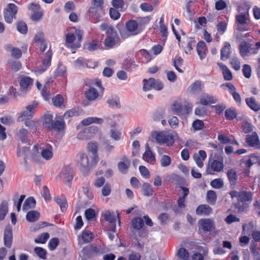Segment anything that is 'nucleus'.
<instances>
[{"label": "nucleus", "mask_w": 260, "mask_h": 260, "mask_svg": "<svg viewBox=\"0 0 260 260\" xmlns=\"http://www.w3.org/2000/svg\"><path fill=\"white\" fill-rule=\"evenodd\" d=\"M88 149L91 151L93 154L91 159V165H96L98 162L99 158L97 154V145L96 143L90 142L88 144Z\"/></svg>", "instance_id": "24"}, {"label": "nucleus", "mask_w": 260, "mask_h": 260, "mask_svg": "<svg viewBox=\"0 0 260 260\" xmlns=\"http://www.w3.org/2000/svg\"><path fill=\"white\" fill-rule=\"evenodd\" d=\"M210 168L207 169V171L209 174H212V173L209 172L210 170H212L214 172H219L221 171L224 165L222 162L217 160H213L209 164Z\"/></svg>", "instance_id": "27"}, {"label": "nucleus", "mask_w": 260, "mask_h": 260, "mask_svg": "<svg viewBox=\"0 0 260 260\" xmlns=\"http://www.w3.org/2000/svg\"><path fill=\"white\" fill-rule=\"evenodd\" d=\"M199 230L205 233L211 232L214 227V221L209 218L201 219L198 221Z\"/></svg>", "instance_id": "13"}, {"label": "nucleus", "mask_w": 260, "mask_h": 260, "mask_svg": "<svg viewBox=\"0 0 260 260\" xmlns=\"http://www.w3.org/2000/svg\"><path fill=\"white\" fill-rule=\"evenodd\" d=\"M63 176L69 183L71 184L73 179V173L72 168L70 166H66L63 171Z\"/></svg>", "instance_id": "34"}, {"label": "nucleus", "mask_w": 260, "mask_h": 260, "mask_svg": "<svg viewBox=\"0 0 260 260\" xmlns=\"http://www.w3.org/2000/svg\"><path fill=\"white\" fill-rule=\"evenodd\" d=\"M27 8L32 13L30 18L33 21H38L42 18L43 12L39 4L31 3L28 5Z\"/></svg>", "instance_id": "10"}, {"label": "nucleus", "mask_w": 260, "mask_h": 260, "mask_svg": "<svg viewBox=\"0 0 260 260\" xmlns=\"http://www.w3.org/2000/svg\"><path fill=\"white\" fill-rule=\"evenodd\" d=\"M12 72H16L22 68V64L20 61L10 60L8 61Z\"/></svg>", "instance_id": "53"}, {"label": "nucleus", "mask_w": 260, "mask_h": 260, "mask_svg": "<svg viewBox=\"0 0 260 260\" xmlns=\"http://www.w3.org/2000/svg\"><path fill=\"white\" fill-rule=\"evenodd\" d=\"M156 133L155 139L158 143L165 144L168 146H171L174 144L175 140L172 135L164 132H156Z\"/></svg>", "instance_id": "9"}, {"label": "nucleus", "mask_w": 260, "mask_h": 260, "mask_svg": "<svg viewBox=\"0 0 260 260\" xmlns=\"http://www.w3.org/2000/svg\"><path fill=\"white\" fill-rule=\"evenodd\" d=\"M17 29L21 34H26L28 30L26 23L23 21H18L17 23Z\"/></svg>", "instance_id": "55"}, {"label": "nucleus", "mask_w": 260, "mask_h": 260, "mask_svg": "<svg viewBox=\"0 0 260 260\" xmlns=\"http://www.w3.org/2000/svg\"><path fill=\"white\" fill-rule=\"evenodd\" d=\"M151 19L152 17L150 16H147L140 18L138 24L140 28L143 30L145 26L149 24Z\"/></svg>", "instance_id": "56"}, {"label": "nucleus", "mask_w": 260, "mask_h": 260, "mask_svg": "<svg viewBox=\"0 0 260 260\" xmlns=\"http://www.w3.org/2000/svg\"><path fill=\"white\" fill-rule=\"evenodd\" d=\"M17 6L13 4H9L7 7L4 9V16L5 21L8 23H12L13 19L16 18L18 12Z\"/></svg>", "instance_id": "7"}, {"label": "nucleus", "mask_w": 260, "mask_h": 260, "mask_svg": "<svg viewBox=\"0 0 260 260\" xmlns=\"http://www.w3.org/2000/svg\"><path fill=\"white\" fill-rule=\"evenodd\" d=\"M231 54V45L230 43L224 42L223 46L220 50V59L225 60L229 59L230 57Z\"/></svg>", "instance_id": "23"}, {"label": "nucleus", "mask_w": 260, "mask_h": 260, "mask_svg": "<svg viewBox=\"0 0 260 260\" xmlns=\"http://www.w3.org/2000/svg\"><path fill=\"white\" fill-rule=\"evenodd\" d=\"M101 44L96 40H93L87 45V49L90 51H93L100 48Z\"/></svg>", "instance_id": "52"}, {"label": "nucleus", "mask_w": 260, "mask_h": 260, "mask_svg": "<svg viewBox=\"0 0 260 260\" xmlns=\"http://www.w3.org/2000/svg\"><path fill=\"white\" fill-rule=\"evenodd\" d=\"M245 142L249 147H253L255 149H260V141L255 132L247 135Z\"/></svg>", "instance_id": "14"}, {"label": "nucleus", "mask_w": 260, "mask_h": 260, "mask_svg": "<svg viewBox=\"0 0 260 260\" xmlns=\"http://www.w3.org/2000/svg\"><path fill=\"white\" fill-rule=\"evenodd\" d=\"M142 190L143 195L145 196L150 197L153 194V190L152 187L148 183H143L142 185Z\"/></svg>", "instance_id": "51"}, {"label": "nucleus", "mask_w": 260, "mask_h": 260, "mask_svg": "<svg viewBox=\"0 0 260 260\" xmlns=\"http://www.w3.org/2000/svg\"><path fill=\"white\" fill-rule=\"evenodd\" d=\"M227 176L230 182H235L237 180L238 176L236 171L231 169L228 171Z\"/></svg>", "instance_id": "61"}, {"label": "nucleus", "mask_w": 260, "mask_h": 260, "mask_svg": "<svg viewBox=\"0 0 260 260\" xmlns=\"http://www.w3.org/2000/svg\"><path fill=\"white\" fill-rule=\"evenodd\" d=\"M28 135L27 129L21 128L19 131L17 136L23 143H26L28 141Z\"/></svg>", "instance_id": "46"}, {"label": "nucleus", "mask_w": 260, "mask_h": 260, "mask_svg": "<svg viewBox=\"0 0 260 260\" xmlns=\"http://www.w3.org/2000/svg\"><path fill=\"white\" fill-rule=\"evenodd\" d=\"M177 256L181 260H188L189 254L185 248H180L177 251Z\"/></svg>", "instance_id": "47"}, {"label": "nucleus", "mask_w": 260, "mask_h": 260, "mask_svg": "<svg viewBox=\"0 0 260 260\" xmlns=\"http://www.w3.org/2000/svg\"><path fill=\"white\" fill-rule=\"evenodd\" d=\"M210 185L214 188L219 189L223 186V182L221 179L217 178L211 182Z\"/></svg>", "instance_id": "64"}, {"label": "nucleus", "mask_w": 260, "mask_h": 260, "mask_svg": "<svg viewBox=\"0 0 260 260\" xmlns=\"http://www.w3.org/2000/svg\"><path fill=\"white\" fill-rule=\"evenodd\" d=\"M110 33L111 35L108 36L104 41L105 46L109 49L113 48L115 46L116 42V32L113 31Z\"/></svg>", "instance_id": "31"}, {"label": "nucleus", "mask_w": 260, "mask_h": 260, "mask_svg": "<svg viewBox=\"0 0 260 260\" xmlns=\"http://www.w3.org/2000/svg\"><path fill=\"white\" fill-rule=\"evenodd\" d=\"M191 109V106L187 102L183 104L178 101H175L172 106L173 112L179 116L188 114Z\"/></svg>", "instance_id": "6"}, {"label": "nucleus", "mask_w": 260, "mask_h": 260, "mask_svg": "<svg viewBox=\"0 0 260 260\" xmlns=\"http://www.w3.org/2000/svg\"><path fill=\"white\" fill-rule=\"evenodd\" d=\"M88 11L96 22L101 21L104 14L103 7L90 8Z\"/></svg>", "instance_id": "21"}, {"label": "nucleus", "mask_w": 260, "mask_h": 260, "mask_svg": "<svg viewBox=\"0 0 260 260\" xmlns=\"http://www.w3.org/2000/svg\"><path fill=\"white\" fill-rule=\"evenodd\" d=\"M237 115L236 110L234 108L227 109L225 111V117L229 120L236 118Z\"/></svg>", "instance_id": "49"}, {"label": "nucleus", "mask_w": 260, "mask_h": 260, "mask_svg": "<svg viewBox=\"0 0 260 260\" xmlns=\"http://www.w3.org/2000/svg\"><path fill=\"white\" fill-rule=\"evenodd\" d=\"M82 190L88 199L92 200L93 199L94 196L91 191L89 183L85 184L82 188Z\"/></svg>", "instance_id": "54"}, {"label": "nucleus", "mask_w": 260, "mask_h": 260, "mask_svg": "<svg viewBox=\"0 0 260 260\" xmlns=\"http://www.w3.org/2000/svg\"><path fill=\"white\" fill-rule=\"evenodd\" d=\"M65 125V123L63 120L53 121L51 124L48 126V129L49 131L54 130L60 132L64 129Z\"/></svg>", "instance_id": "26"}, {"label": "nucleus", "mask_w": 260, "mask_h": 260, "mask_svg": "<svg viewBox=\"0 0 260 260\" xmlns=\"http://www.w3.org/2000/svg\"><path fill=\"white\" fill-rule=\"evenodd\" d=\"M248 14L241 13L235 16V24L237 29L240 31L248 30L249 25L248 22Z\"/></svg>", "instance_id": "5"}, {"label": "nucleus", "mask_w": 260, "mask_h": 260, "mask_svg": "<svg viewBox=\"0 0 260 260\" xmlns=\"http://www.w3.org/2000/svg\"><path fill=\"white\" fill-rule=\"evenodd\" d=\"M93 85L97 86L99 90L98 91L91 84L89 85V88L84 92L86 99L88 101L93 102L102 98L104 91V87L103 86L102 81L100 79H96Z\"/></svg>", "instance_id": "2"}, {"label": "nucleus", "mask_w": 260, "mask_h": 260, "mask_svg": "<svg viewBox=\"0 0 260 260\" xmlns=\"http://www.w3.org/2000/svg\"><path fill=\"white\" fill-rule=\"evenodd\" d=\"M126 30H119L120 36L123 39H126L131 35H137L140 34L142 29H141L138 22L134 19L128 20L125 23Z\"/></svg>", "instance_id": "3"}, {"label": "nucleus", "mask_w": 260, "mask_h": 260, "mask_svg": "<svg viewBox=\"0 0 260 260\" xmlns=\"http://www.w3.org/2000/svg\"><path fill=\"white\" fill-rule=\"evenodd\" d=\"M245 102L248 107L254 112H257L260 110V104L255 100L254 96L245 99Z\"/></svg>", "instance_id": "28"}, {"label": "nucleus", "mask_w": 260, "mask_h": 260, "mask_svg": "<svg viewBox=\"0 0 260 260\" xmlns=\"http://www.w3.org/2000/svg\"><path fill=\"white\" fill-rule=\"evenodd\" d=\"M238 201L234 206L239 213H246L248 211L249 205L252 201L253 194L250 191L242 190L238 193Z\"/></svg>", "instance_id": "1"}, {"label": "nucleus", "mask_w": 260, "mask_h": 260, "mask_svg": "<svg viewBox=\"0 0 260 260\" xmlns=\"http://www.w3.org/2000/svg\"><path fill=\"white\" fill-rule=\"evenodd\" d=\"M121 159L122 161L118 163L117 167L121 173L125 174L127 172V170L131 164V161L125 155L122 156Z\"/></svg>", "instance_id": "20"}, {"label": "nucleus", "mask_w": 260, "mask_h": 260, "mask_svg": "<svg viewBox=\"0 0 260 260\" xmlns=\"http://www.w3.org/2000/svg\"><path fill=\"white\" fill-rule=\"evenodd\" d=\"M143 89L144 91H148L153 88L156 90H161L164 88L163 83L158 80H155L153 78L149 79H144Z\"/></svg>", "instance_id": "8"}, {"label": "nucleus", "mask_w": 260, "mask_h": 260, "mask_svg": "<svg viewBox=\"0 0 260 260\" xmlns=\"http://www.w3.org/2000/svg\"><path fill=\"white\" fill-rule=\"evenodd\" d=\"M99 250L94 245H87L82 249V252L84 255H90L93 253L99 252Z\"/></svg>", "instance_id": "36"}, {"label": "nucleus", "mask_w": 260, "mask_h": 260, "mask_svg": "<svg viewBox=\"0 0 260 260\" xmlns=\"http://www.w3.org/2000/svg\"><path fill=\"white\" fill-rule=\"evenodd\" d=\"M249 249L254 260H260V252L257 246L254 243L251 244Z\"/></svg>", "instance_id": "45"}, {"label": "nucleus", "mask_w": 260, "mask_h": 260, "mask_svg": "<svg viewBox=\"0 0 260 260\" xmlns=\"http://www.w3.org/2000/svg\"><path fill=\"white\" fill-rule=\"evenodd\" d=\"M54 201L59 206L61 211L64 212L67 211L68 207V204L66 199L64 197H62V198L58 197H54Z\"/></svg>", "instance_id": "37"}, {"label": "nucleus", "mask_w": 260, "mask_h": 260, "mask_svg": "<svg viewBox=\"0 0 260 260\" xmlns=\"http://www.w3.org/2000/svg\"><path fill=\"white\" fill-rule=\"evenodd\" d=\"M35 253L38 255V257L42 259L46 258V250L40 247H36L34 248Z\"/></svg>", "instance_id": "58"}, {"label": "nucleus", "mask_w": 260, "mask_h": 260, "mask_svg": "<svg viewBox=\"0 0 260 260\" xmlns=\"http://www.w3.org/2000/svg\"><path fill=\"white\" fill-rule=\"evenodd\" d=\"M77 164L81 168L86 169L89 167L94 166L91 165V161L89 163L87 155L84 153H80L77 155Z\"/></svg>", "instance_id": "16"}, {"label": "nucleus", "mask_w": 260, "mask_h": 260, "mask_svg": "<svg viewBox=\"0 0 260 260\" xmlns=\"http://www.w3.org/2000/svg\"><path fill=\"white\" fill-rule=\"evenodd\" d=\"M81 238L83 240V243L86 244L91 242L93 240L94 236L89 230H84L81 233Z\"/></svg>", "instance_id": "32"}, {"label": "nucleus", "mask_w": 260, "mask_h": 260, "mask_svg": "<svg viewBox=\"0 0 260 260\" xmlns=\"http://www.w3.org/2000/svg\"><path fill=\"white\" fill-rule=\"evenodd\" d=\"M4 48L6 51L11 52L12 57L15 59H19L22 56V52L21 50L18 48L13 47L12 44H6Z\"/></svg>", "instance_id": "18"}, {"label": "nucleus", "mask_w": 260, "mask_h": 260, "mask_svg": "<svg viewBox=\"0 0 260 260\" xmlns=\"http://www.w3.org/2000/svg\"><path fill=\"white\" fill-rule=\"evenodd\" d=\"M216 102V99L212 95H206L200 99V103L203 105H209Z\"/></svg>", "instance_id": "38"}, {"label": "nucleus", "mask_w": 260, "mask_h": 260, "mask_svg": "<svg viewBox=\"0 0 260 260\" xmlns=\"http://www.w3.org/2000/svg\"><path fill=\"white\" fill-rule=\"evenodd\" d=\"M103 121L104 120L102 118L90 117L82 120L81 123L84 125H88L94 123L102 124Z\"/></svg>", "instance_id": "35"}, {"label": "nucleus", "mask_w": 260, "mask_h": 260, "mask_svg": "<svg viewBox=\"0 0 260 260\" xmlns=\"http://www.w3.org/2000/svg\"><path fill=\"white\" fill-rule=\"evenodd\" d=\"M250 45L246 41L241 42L240 47V53L242 57H244L247 55L249 51Z\"/></svg>", "instance_id": "39"}, {"label": "nucleus", "mask_w": 260, "mask_h": 260, "mask_svg": "<svg viewBox=\"0 0 260 260\" xmlns=\"http://www.w3.org/2000/svg\"><path fill=\"white\" fill-rule=\"evenodd\" d=\"M218 32L222 35L226 30L227 24L224 21H220L216 26Z\"/></svg>", "instance_id": "60"}, {"label": "nucleus", "mask_w": 260, "mask_h": 260, "mask_svg": "<svg viewBox=\"0 0 260 260\" xmlns=\"http://www.w3.org/2000/svg\"><path fill=\"white\" fill-rule=\"evenodd\" d=\"M143 159L150 164H153L155 161V156L152 153L148 146H147L146 149L143 155Z\"/></svg>", "instance_id": "30"}, {"label": "nucleus", "mask_w": 260, "mask_h": 260, "mask_svg": "<svg viewBox=\"0 0 260 260\" xmlns=\"http://www.w3.org/2000/svg\"><path fill=\"white\" fill-rule=\"evenodd\" d=\"M212 208L207 205H200L196 209L197 214L206 215H209L212 212Z\"/></svg>", "instance_id": "33"}, {"label": "nucleus", "mask_w": 260, "mask_h": 260, "mask_svg": "<svg viewBox=\"0 0 260 260\" xmlns=\"http://www.w3.org/2000/svg\"><path fill=\"white\" fill-rule=\"evenodd\" d=\"M49 238V234L48 233H44L41 234L37 239H35V242L36 243L44 244Z\"/></svg>", "instance_id": "63"}, {"label": "nucleus", "mask_w": 260, "mask_h": 260, "mask_svg": "<svg viewBox=\"0 0 260 260\" xmlns=\"http://www.w3.org/2000/svg\"><path fill=\"white\" fill-rule=\"evenodd\" d=\"M173 66L175 69L179 73H183V70L180 67H181L183 63V59L182 58L179 56H175L173 60Z\"/></svg>", "instance_id": "40"}, {"label": "nucleus", "mask_w": 260, "mask_h": 260, "mask_svg": "<svg viewBox=\"0 0 260 260\" xmlns=\"http://www.w3.org/2000/svg\"><path fill=\"white\" fill-rule=\"evenodd\" d=\"M197 51L201 60L206 57L207 48L206 43L204 41H200L198 42L197 45Z\"/></svg>", "instance_id": "25"}, {"label": "nucleus", "mask_w": 260, "mask_h": 260, "mask_svg": "<svg viewBox=\"0 0 260 260\" xmlns=\"http://www.w3.org/2000/svg\"><path fill=\"white\" fill-rule=\"evenodd\" d=\"M13 241L12 228L10 225L7 226L4 230V242L7 248L11 247Z\"/></svg>", "instance_id": "17"}, {"label": "nucleus", "mask_w": 260, "mask_h": 260, "mask_svg": "<svg viewBox=\"0 0 260 260\" xmlns=\"http://www.w3.org/2000/svg\"><path fill=\"white\" fill-rule=\"evenodd\" d=\"M202 86L203 84L202 81L197 80L189 87L190 91L192 92L199 91L201 90Z\"/></svg>", "instance_id": "57"}, {"label": "nucleus", "mask_w": 260, "mask_h": 260, "mask_svg": "<svg viewBox=\"0 0 260 260\" xmlns=\"http://www.w3.org/2000/svg\"><path fill=\"white\" fill-rule=\"evenodd\" d=\"M8 212V203L6 201H3L0 205V220L5 219Z\"/></svg>", "instance_id": "41"}, {"label": "nucleus", "mask_w": 260, "mask_h": 260, "mask_svg": "<svg viewBox=\"0 0 260 260\" xmlns=\"http://www.w3.org/2000/svg\"><path fill=\"white\" fill-rule=\"evenodd\" d=\"M79 114L78 109L74 108L66 111L63 115V117L68 118L73 116H79Z\"/></svg>", "instance_id": "59"}, {"label": "nucleus", "mask_w": 260, "mask_h": 260, "mask_svg": "<svg viewBox=\"0 0 260 260\" xmlns=\"http://www.w3.org/2000/svg\"><path fill=\"white\" fill-rule=\"evenodd\" d=\"M39 217V212L35 210L28 212L26 215V219L29 222H35L38 220Z\"/></svg>", "instance_id": "42"}, {"label": "nucleus", "mask_w": 260, "mask_h": 260, "mask_svg": "<svg viewBox=\"0 0 260 260\" xmlns=\"http://www.w3.org/2000/svg\"><path fill=\"white\" fill-rule=\"evenodd\" d=\"M38 105V103L34 102L32 104L27 106L26 107V110L20 113L17 120L18 121H22L25 120L31 119L33 117L34 109L37 107Z\"/></svg>", "instance_id": "12"}, {"label": "nucleus", "mask_w": 260, "mask_h": 260, "mask_svg": "<svg viewBox=\"0 0 260 260\" xmlns=\"http://www.w3.org/2000/svg\"><path fill=\"white\" fill-rule=\"evenodd\" d=\"M193 157L197 165L199 168H202L204 166L203 161L206 158L207 154L205 151L201 150L198 153H194Z\"/></svg>", "instance_id": "22"}, {"label": "nucleus", "mask_w": 260, "mask_h": 260, "mask_svg": "<svg viewBox=\"0 0 260 260\" xmlns=\"http://www.w3.org/2000/svg\"><path fill=\"white\" fill-rule=\"evenodd\" d=\"M132 224L134 229L139 230L143 227L144 221L141 217H136L132 219Z\"/></svg>", "instance_id": "44"}, {"label": "nucleus", "mask_w": 260, "mask_h": 260, "mask_svg": "<svg viewBox=\"0 0 260 260\" xmlns=\"http://www.w3.org/2000/svg\"><path fill=\"white\" fill-rule=\"evenodd\" d=\"M217 64L222 70L223 79L226 81H231L233 79V75L231 71L222 62H217Z\"/></svg>", "instance_id": "29"}, {"label": "nucleus", "mask_w": 260, "mask_h": 260, "mask_svg": "<svg viewBox=\"0 0 260 260\" xmlns=\"http://www.w3.org/2000/svg\"><path fill=\"white\" fill-rule=\"evenodd\" d=\"M217 200V196L215 191L208 190L206 194V201L210 205H214Z\"/></svg>", "instance_id": "43"}, {"label": "nucleus", "mask_w": 260, "mask_h": 260, "mask_svg": "<svg viewBox=\"0 0 260 260\" xmlns=\"http://www.w3.org/2000/svg\"><path fill=\"white\" fill-rule=\"evenodd\" d=\"M83 32L80 29H74L72 32H69L66 35V43L72 49L79 48L82 41Z\"/></svg>", "instance_id": "4"}, {"label": "nucleus", "mask_w": 260, "mask_h": 260, "mask_svg": "<svg viewBox=\"0 0 260 260\" xmlns=\"http://www.w3.org/2000/svg\"><path fill=\"white\" fill-rule=\"evenodd\" d=\"M52 51L50 46L48 50L45 53L44 56L42 59V67L40 69L41 73L44 72L47 70V69L50 66L52 56Z\"/></svg>", "instance_id": "15"}, {"label": "nucleus", "mask_w": 260, "mask_h": 260, "mask_svg": "<svg viewBox=\"0 0 260 260\" xmlns=\"http://www.w3.org/2000/svg\"><path fill=\"white\" fill-rule=\"evenodd\" d=\"M123 68L126 70L132 69L133 68H135V61L134 59L127 58L125 59L123 62Z\"/></svg>", "instance_id": "62"}, {"label": "nucleus", "mask_w": 260, "mask_h": 260, "mask_svg": "<svg viewBox=\"0 0 260 260\" xmlns=\"http://www.w3.org/2000/svg\"><path fill=\"white\" fill-rule=\"evenodd\" d=\"M36 205V201L33 197L27 198L23 205L22 209L24 211H27L30 208L34 207Z\"/></svg>", "instance_id": "48"}, {"label": "nucleus", "mask_w": 260, "mask_h": 260, "mask_svg": "<svg viewBox=\"0 0 260 260\" xmlns=\"http://www.w3.org/2000/svg\"><path fill=\"white\" fill-rule=\"evenodd\" d=\"M260 156L255 153L251 154L248 156V158L243 161L245 165L244 176H249L250 169L251 166L256 164H259Z\"/></svg>", "instance_id": "11"}, {"label": "nucleus", "mask_w": 260, "mask_h": 260, "mask_svg": "<svg viewBox=\"0 0 260 260\" xmlns=\"http://www.w3.org/2000/svg\"><path fill=\"white\" fill-rule=\"evenodd\" d=\"M34 80L29 76L21 75L19 77V84L23 90H27L33 85Z\"/></svg>", "instance_id": "19"}, {"label": "nucleus", "mask_w": 260, "mask_h": 260, "mask_svg": "<svg viewBox=\"0 0 260 260\" xmlns=\"http://www.w3.org/2000/svg\"><path fill=\"white\" fill-rule=\"evenodd\" d=\"M88 131V127L81 131L77 136V139L82 140H87L91 139Z\"/></svg>", "instance_id": "50"}]
</instances>
